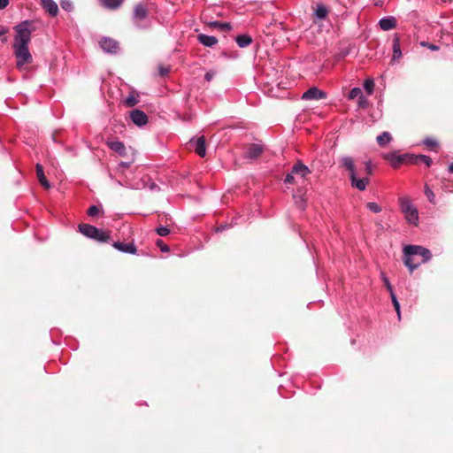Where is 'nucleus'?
Returning a JSON list of instances; mask_svg holds the SVG:
<instances>
[{
	"mask_svg": "<svg viewBox=\"0 0 453 453\" xmlns=\"http://www.w3.org/2000/svg\"><path fill=\"white\" fill-rule=\"evenodd\" d=\"M13 30L15 31L12 44L13 54L16 58L17 67L22 69L24 65L33 62L28 45L31 42L32 33L36 30V25L34 20L27 19L14 26Z\"/></svg>",
	"mask_w": 453,
	"mask_h": 453,
	"instance_id": "nucleus-1",
	"label": "nucleus"
},
{
	"mask_svg": "<svg viewBox=\"0 0 453 453\" xmlns=\"http://www.w3.org/2000/svg\"><path fill=\"white\" fill-rule=\"evenodd\" d=\"M403 263L412 273L421 264L428 262L432 257L431 251L418 245H407L403 248Z\"/></svg>",
	"mask_w": 453,
	"mask_h": 453,
	"instance_id": "nucleus-2",
	"label": "nucleus"
},
{
	"mask_svg": "<svg viewBox=\"0 0 453 453\" xmlns=\"http://www.w3.org/2000/svg\"><path fill=\"white\" fill-rule=\"evenodd\" d=\"M339 162L342 167H344L347 171H349L351 186L360 191H364L366 188L370 180L367 176L357 178L353 158L349 156H343L339 159Z\"/></svg>",
	"mask_w": 453,
	"mask_h": 453,
	"instance_id": "nucleus-3",
	"label": "nucleus"
},
{
	"mask_svg": "<svg viewBox=\"0 0 453 453\" xmlns=\"http://www.w3.org/2000/svg\"><path fill=\"white\" fill-rule=\"evenodd\" d=\"M79 231L84 236L96 241L98 242H108L111 240V231L109 230H101L92 225L89 224H80Z\"/></svg>",
	"mask_w": 453,
	"mask_h": 453,
	"instance_id": "nucleus-4",
	"label": "nucleus"
},
{
	"mask_svg": "<svg viewBox=\"0 0 453 453\" xmlns=\"http://www.w3.org/2000/svg\"><path fill=\"white\" fill-rule=\"evenodd\" d=\"M132 21L138 29L144 30L150 27L151 23L148 19V10L144 4H138L134 6Z\"/></svg>",
	"mask_w": 453,
	"mask_h": 453,
	"instance_id": "nucleus-5",
	"label": "nucleus"
},
{
	"mask_svg": "<svg viewBox=\"0 0 453 453\" xmlns=\"http://www.w3.org/2000/svg\"><path fill=\"white\" fill-rule=\"evenodd\" d=\"M399 203L406 220L411 224L417 225L418 221V212L411 200L407 197H400Z\"/></svg>",
	"mask_w": 453,
	"mask_h": 453,
	"instance_id": "nucleus-6",
	"label": "nucleus"
},
{
	"mask_svg": "<svg viewBox=\"0 0 453 453\" xmlns=\"http://www.w3.org/2000/svg\"><path fill=\"white\" fill-rule=\"evenodd\" d=\"M101 49L106 53L116 54L119 50V42L109 37H104L99 42Z\"/></svg>",
	"mask_w": 453,
	"mask_h": 453,
	"instance_id": "nucleus-7",
	"label": "nucleus"
},
{
	"mask_svg": "<svg viewBox=\"0 0 453 453\" xmlns=\"http://www.w3.org/2000/svg\"><path fill=\"white\" fill-rule=\"evenodd\" d=\"M326 97V94L319 89L317 87H312L311 88H309L308 90H306L303 96H302V99L303 100H319V99H324Z\"/></svg>",
	"mask_w": 453,
	"mask_h": 453,
	"instance_id": "nucleus-8",
	"label": "nucleus"
},
{
	"mask_svg": "<svg viewBox=\"0 0 453 453\" xmlns=\"http://www.w3.org/2000/svg\"><path fill=\"white\" fill-rule=\"evenodd\" d=\"M130 118L133 123L138 127H142L148 122L147 115L141 110L136 109L131 111Z\"/></svg>",
	"mask_w": 453,
	"mask_h": 453,
	"instance_id": "nucleus-9",
	"label": "nucleus"
},
{
	"mask_svg": "<svg viewBox=\"0 0 453 453\" xmlns=\"http://www.w3.org/2000/svg\"><path fill=\"white\" fill-rule=\"evenodd\" d=\"M406 157L407 155H396L393 152L383 155V157L388 160L394 168L399 167L405 161Z\"/></svg>",
	"mask_w": 453,
	"mask_h": 453,
	"instance_id": "nucleus-10",
	"label": "nucleus"
},
{
	"mask_svg": "<svg viewBox=\"0 0 453 453\" xmlns=\"http://www.w3.org/2000/svg\"><path fill=\"white\" fill-rule=\"evenodd\" d=\"M191 145H193L196 153L203 157L206 155V147H205V138L204 136H201L196 141L193 139L190 140Z\"/></svg>",
	"mask_w": 453,
	"mask_h": 453,
	"instance_id": "nucleus-11",
	"label": "nucleus"
},
{
	"mask_svg": "<svg viewBox=\"0 0 453 453\" xmlns=\"http://www.w3.org/2000/svg\"><path fill=\"white\" fill-rule=\"evenodd\" d=\"M112 246L118 250L119 251L122 253H127V254H136L137 249L135 245L132 242L129 243H124L121 242H114L112 243Z\"/></svg>",
	"mask_w": 453,
	"mask_h": 453,
	"instance_id": "nucleus-12",
	"label": "nucleus"
},
{
	"mask_svg": "<svg viewBox=\"0 0 453 453\" xmlns=\"http://www.w3.org/2000/svg\"><path fill=\"white\" fill-rule=\"evenodd\" d=\"M380 27L384 31H388L394 29L396 25V19L395 17H385L380 19L379 21Z\"/></svg>",
	"mask_w": 453,
	"mask_h": 453,
	"instance_id": "nucleus-13",
	"label": "nucleus"
},
{
	"mask_svg": "<svg viewBox=\"0 0 453 453\" xmlns=\"http://www.w3.org/2000/svg\"><path fill=\"white\" fill-rule=\"evenodd\" d=\"M42 6L49 14L55 17L58 13V6L53 0H40Z\"/></svg>",
	"mask_w": 453,
	"mask_h": 453,
	"instance_id": "nucleus-14",
	"label": "nucleus"
},
{
	"mask_svg": "<svg viewBox=\"0 0 453 453\" xmlns=\"http://www.w3.org/2000/svg\"><path fill=\"white\" fill-rule=\"evenodd\" d=\"M291 171L292 173H294L296 176H299L302 179L305 178L311 173L309 168L301 162L296 163L292 167Z\"/></svg>",
	"mask_w": 453,
	"mask_h": 453,
	"instance_id": "nucleus-15",
	"label": "nucleus"
},
{
	"mask_svg": "<svg viewBox=\"0 0 453 453\" xmlns=\"http://www.w3.org/2000/svg\"><path fill=\"white\" fill-rule=\"evenodd\" d=\"M197 40L205 47H213L218 43V39L215 36L204 34L198 35Z\"/></svg>",
	"mask_w": 453,
	"mask_h": 453,
	"instance_id": "nucleus-16",
	"label": "nucleus"
},
{
	"mask_svg": "<svg viewBox=\"0 0 453 453\" xmlns=\"http://www.w3.org/2000/svg\"><path fill=\"white\" fill-rule=\"evenodd\" d=\"M262 151H263V149L260 145L250 144L245 152V157L247 158L254 159V158H257V157H259L261 155Z\"/></svg>",
	"mask_w": 453,
	"mask_h": 453,
	"instance_id": "nucleus-17",
	"label": "nucleus"
},
{
	"mask_svg": "<svg viewBox=\"0 0 453 453\" xmlns=\"http://www.w3.org/2000/svg\"><path fill=\"white\" fill-rule=\"evenodd\" d=\"M107 145L109 148L118 153L119 156H125L126 155V147L125 144L122 142L119 141H112L108 142Z\"/></svg>",
	"mask_w": 453,
	"mask_h": 453,
	"instance_id": "nucleus-18",
	"label": "nucleus"
},
{
	"mask_svg": "<svg viewBox=\"0 0 453 453\" xmlns=\"http://www.w3.org/2000/svg\"><path fill=\"white\" fill-rule=\"evenodd\" d=\"M36 175H37V178L40 181V183L45 188H49L50 187L49 181L47 180L45 175H44V172H43V167L42 165L40 164H37L36 165Z\"/></svg>",
	"mask_w": 453,
	"mask_h": 453,
	"instance_id": "nucleus-19",
	"label": "nucleus"
},
{
	"mask_svg": "<svg viewBox=\"0 0 453 453\" xmlns=\"http://www.w3.org/2000/svg\"><path fill=\"white\" fill-rule=\"evenodd\" d=\"M139 103V94L133 90L129 93L128 96L125 98L124 104L127 107H134Z\"/></svg>",
	"mask_w": 453,
	"mask_h": 453,
	"instance_id": "nucleus-20",
	"label": "nucleus"
},
{
	"mask_svg": "<svg viewBox=\"0 0 453 453\" xmlns=\"http://www.w3.org/2000/svg\"><path fill=\"white\" fill-rule=\"evenodd\" d=\"M402 57L400 40L397 36L393 39V60H397Z\"/></svg>",
	"mask_w": 453,
	"mask_h": 453,
	"instance_id": "nucleus-21",
	"label": "nucleus"
},
{
	"mask_svg": "<svg viewBox=\"0 0 453 453\" xmlns=\"http://www.w3.org/2000/svg\"><path fill=\"white\" fill-rule=\"evenodd\" d=\"M392 140L390 133L385 131L377 136L376 141L380 147L386 146Z\"/></svg>",
	"mask_w": 453,
	"mask_h": 453,
	"instance_id": "nucleus-22",
	"label": "nucleus"
},
{
	"mask_svg": "<svg viewBox=\"0 0 453 453\" xmlns=\"http://www.w3.org/2000/svg\"><path fill=\"white\" fill-rule=\"evenodd\" d=\"M235 41L240 48H245L252 42V38L248 35H241L236 37Z\"/></svg>",
	"mask_w": 453,
	"mask_h": 453,
	"instance_id": "nucleus-23",
	"label": "nucleus"
},
{
	"mask_svg": "<svg viewBox=\"0 0 453 453\" xmlns=\"http://www.w3.org/2000/svg\"><path fill=\"white\" fill-rule=\"evenodd\" d=\"M123 0H102V4L107 9H117L119 8Z\"/></svg>",
	"mask_w": 453,
	"mask_h": 453,
	"instance_id": "nucleus-24",
	"label": "nucleus"
},
{
	"mask_svg": "<svg viewBox=\"0 0 453 453\" xmlns=\"http://www.w3.org/2000/svg\"><path fill=\"white\" fill-rule=\"evenodd\" d=\"M327 12H328L327 8L323 4L317 5V7L315 9V15L319 19H326Z\"/></svg>",
	"mask_w": 453,
	"mask_h": 453,
	"instance_id": "nucleus-25",
	"label": "nucleus"
},
{
	"mask_svg": "<svg viewBox=\"0 0 453 453\" xmlns=\"http://www.w3.org/2000/svg\"><path fill=\"white\" fill-rule=\"evenodd\" d=\"M211 27L219 28L221 31H229L232 28V26L228 22H219V21H213L211 23Z\"/></svg>",
	"mask_w": 453,
	"mask_h": 453,
	"instance_id": "nucleus-26",
	"label": "nucleus"
},
{
	"mask_svg": "<svg viewBox=\"0 0 453 453\" xmlns=\"http://www.w3.org/2000/svg\"><path fill=\"white\" fill-rule=\"evenodd\" d=\"M293 198L295 200V203L296 204V206L302 211H303L306 207V201L304 196L303 195H294Z\"/></svg>",
	"mask_w": 453,
	"mask_h": 453,
	"instance_id": "nucleus-27",
	"label": "nucleus"
},
{
	"mask_svg": "<svg viewBox=\"0 0 453 453\" xmlns=\"http://www.w3.org/2000/svg\"><path fill=\"white\" fill-rule=\"evenodd\" d=\"M364 88L368 95H372L374 89V81L372 79H366L364 82Z\"/></svg>",
	"mask_w": 453,
	"mask_h": 453,
	"instance_id": "nucleus-28",
	"label": "nucleus"
},
{
	"mask_svg": "<svg viewBox=\"0 0 453 453\" xmlns=\"http://www.w3.org/2000/svg\"><path fill=\"white\" fill-rule=\"evenodd\" d=\"M418 161L424 163L427 166H430L431 164H432V158L430 157H428V156H426V155L416 156L415 157V162H418Z\"/></svg>",
	"mask_w": 453,
	"mask_h": 453,
	"instance_id": "nucleus-29",
	"label": "nucleus"
},
{
	"mask_svg": "<svg viewBox=\"0 0 453 453\" xmlns=\"http://www.w3.org/2000/svg\"><path fill=\"white\" fill-rule=\"evenodd\" d=\"M361 96H363V92H362L361 88H358V87H356V88H353L350 90V92H349V99H351V100H352V99H355V98H357V97L358 98V97H360Z\"/></svg>",
	"mask_w": 453,
	"mask_h": 453,
	"instance_id": "nucleus-30",
	"label": "nucleus"
},
{
	"mask_svg": "<svg viewBox=\"0 0 453 453\" xmlns=\"http://www.w3.org/2000/svg\"><path fill=\"white\" fill-rule=\"evenodd\" d=\"M391 296V300H392V303H393V305H394V308L397 313V316H398V319H401V313H400V303L396 298V296L395 293H392L390 295Z\"/></svg>",
	"mask_w": 453,
	"mask_h": 453,
	"instance_id": "nucleus-31",
	"label": "nucleus"
},
{
	"mask_svg": "<svg viewBox=\"0 0 453 453\" xmlns=\"http://www.w3.org/2000/svg\"><path fill=\"white\" fill-rule=\"evenodd\" d=\"M366 207L374 213H379L381 211V207L374 202H369L366 204Z\"/></svg>",
	"mask_w": 453,
	"mask_h": 453,
	"instance_id": "nucleus-32",
	"label": "nucleus"
},
{
	"mask_svg": "<svg viewBox=\"0 0 453 453\" xmlns=\"http://www.w3.org/2000/svg\"><path fill=\"white\" fill-rule=\"evenodd\" d=\"M381 279H382L387 289L388 290L389 294L391 295L392 293H395L389 280L388 279V277L386 276V274L384 273H381Z\"/></svg>",
	"mask_w": 453,
	"mask_h": 453,
	"instance_id": "nucleus-33",
	"label": "nucleus"
},
{
	"mask_svg": "<svg viewBox=\"0 0 453 453\" xmlns=\"http://www.w3.org/2000/svg\"><path fill=\"white\" fill-rule=\"evenodd\" d=\"M424 144L431 149H434L438 147V142L436 140L427 137L424 140Z\"/></svg>",
	"mask_w": 453,
	"mask_h": 453,
	"instance_id": "nucleus-34",
	"label": "nucleus"
},
{
	"mask_svg": "<svg viewBox=\"0 0 453 453\" xmlns=\"http://www.w3.org/2000/svg\"><path fill=\"white\" fill-rule=\"evenodd\" d=\"M156 232L159 236H166L170 234V229L167 226H159Z\"/></svg>",
	"mask_w": 453,
	"mask_h": 453,
	"instance_id": "nucleus-35",
	"label": "nucleus"
},
{
	"mask_svg": "<svg viewBox=\"0 0 453 453\" xmlns=\"http://www.w3.org/2000/svg\"><path fill=\"white\" fill-rule=\"evenodd\" d=\"M425 194L428 198L429 202H431L432 203H435V195L428 187L426 188Z\"/></svg>",
	"mask_w": 453,
	"mask_h": 453,
	"instance_id": "nucleus-36",
	"label": "nucleus"
},
{
	"mask_svg": "<svg viewBox=\"0 0 453 453\" xmlns=\"http://www.w3.org/2000/svg\"><path fill=\"white\" fill-rule=\"evenodd\" d=\"M156 244L162 252H168L170 250L168 245H166L161 239L157 240Z\"/></svg>",
	"mask_w": 453,
	"mask_h": 453,
	"instance_id": "nucleus-37",
	"label": "nucleus"
},
{
	"mask_svg": "<svg viewBox=\"0 0 453 453\" xmlns=\"http://www.w3.org/2000/svg\"><path fill=\"white\" fill-rule=\"evenodd\" d=\"M60 4L65 11L71 12L73 10V4L69 0H62Z\"/></svg>",
	"mask_w": 453,
	"mask_h": 453,
	"instance_id": "nucleus-38",
	"label": "nucleus"
},
{
	"mask_svg": "<svg viewBox=\"0 0 453 453\" xmlns=\"http://www.w3.org/2000/svg\"><path fill=\"white\" fill-rule=\"evenodd\" d=\"M99 213V208L96 205H91L88 209V215L90 217H95Z\"/></svg>",
	"mask_w": 453,
	"mask_h": 453,
	"instance_id": "nucleus-39",
	"label": "nucleus"
},
{
	"mask_svg": "<svg viewBox=\"0 0 453 453\" xmlns=\"http://www.w3.org/2000/svg\"><path fill=\"white\" fill-rule=\"evenodd\" d=\"M285 183H288V184L295 183V174L292 173V171L286 175Z\"/></svg>",
	"mask_w": 453,
	"mask_h": 453,
	"instance_id": "nucleus-40",
	"label": "nucleus"
},
{
	"mask_svg": "<svg viewBox=\"0 0 453 453\" xmlns=\"http://www.w3.org/2000/svg\"><path fill=\"white\" fill-rule=\"evenodd\" d=\"M365 171L366 175L372 174V162L370 160H368L365 163Z\"/></svg>",
	"mask_w": 453,
	"mask_h": 453,
	"instance_id": "nucleus-41",
	"label": "nucleus"
},
{
	"mask_svg": "<svg viewBox=\"0 0 453 453\" xmlns=\"http://www.w3.org/2000/svg\"><path fill=\"white\" fill-rule=\"evenodd\" d=\"M421 45H422V46H426V47H427L429 50H434H434H439V46H437V45H435V44H433V43H429V42H421Z\"/></svg>",
	"mask_w": 453,
	"mask_h": 453,
	"instance_id": "nucleus-42",
	"label": "nucleus"
},
{
	"mask_svg": "<svg viewBox=\"0 0 453 453\" xmlns=\"http://www.w3.org/2000/svg\"><path fill=\"white\" fill-rule=\"evenodd\" d=\"M214 75H215V72H213V71H209V72H207V73H205V75H204V79H205L207 81H211L213 79Z\"/></svg>",
	"mask_w": 453,
	"mask_h": 453,
	"instance_id": "nucleus-43",
	"label": "nucleus"
},
{
	"mask_svg": "<svg viewBox=\"0 0 453 453\" xmlns=\"http://www.w3.org/2000/svg\"><path fill=\"white\" fill-rule=\"evenodd\" d=\"M365 104H366V99H365V97L363 95L360 97H358V105L360 107H365Z\"/></svg>",
	"mask_w": 453,
	"mask_h": 453,
	"instance_id": "nucleus-44",
	"label": "nucleus"
},
{
	"mask_svg": "<svg viewBox=\"0 0 453 453\" xmlns=\"http://www.w3.org/2000/svg\"><path fill=\"white\" fill-rule=\"evenodd\" d=\"M9 4V0H0V10L6 8Z\"/></svg>",
	"mask_w": 453,
	"mask_h": 453,
	"instance_id": "nucleus-45",
	"label": "nucleus"
},
{
	"mask_svg": "<svg viewBox=\"0 0 453 453\" xmlns=\"http://www.w3.org/2000/svg\"><path fill=\"white\" fill-rule=\"evenodd\" d=\"M131 165V162H120L119 164V167L120 168H128Z\"/></svg>",
	"mask_w": 453,
	"mask_h": 453,
	"instance_id": "nucleus-46",
	"label": "nucleus"
},
{
	"mask_svg": "<svg viewBox=\"0 0 453 453\" xmlns=\"http://www.w3.org/2000/svg\"><path fill=\"white\" fill-rule=\"evenodd\" d=\"M167 73H168V69H165V68L160 69L161 75H165Z\"/></svg>",
	"mask_w": 453,
	"mask_h": 453,
	"instance_id": "nucleus-47",
	"label": "nucleus"
},
{
	"mask_svg": "<svg viewBox=\"0 0 453 453\" xmlns=\"http://www.w3.org/2000/svg\"><path fill=\"white\" fill-rule=\"evenodd\" d=\"M7 33V29L3 27L2 29H0V36L5 35Z\"/></svg>",
	"mask_w": 453,
	"mask_h": 453,
	"instance_id": "nucleus-48",
	"label": "nucleus"
},
{
	"mask_svg": "<svg viewBox=\"0 0 453 453\" xmlns=\"http://www.w3.org/2000/svg\"><path fill=\"white\" fill-rule=\"evenodd\" d=\"M449 172L453 173V162L449 166Z\"/></svg>",
	"mask_w": 453,
	"mask_h": 453,
	"instance_id": "nucleus-49",
	"label": "nucleus"
},
{
	"mask_svg": "<svg viewBox=\"0 0 453 453\" xmlns=\"http://www.w3.org/2000/svg\"><path fill=\"white\" fill-rule=\"evenodd\" d=\"M225 227L224 226H219L218 227V231H222Z\"/></svg>",
	"mask_w": 453,
	"mask_h": 453,
	"instance_id": "nucleus-50",
	"label": "nucleus"
}]
</instances>
